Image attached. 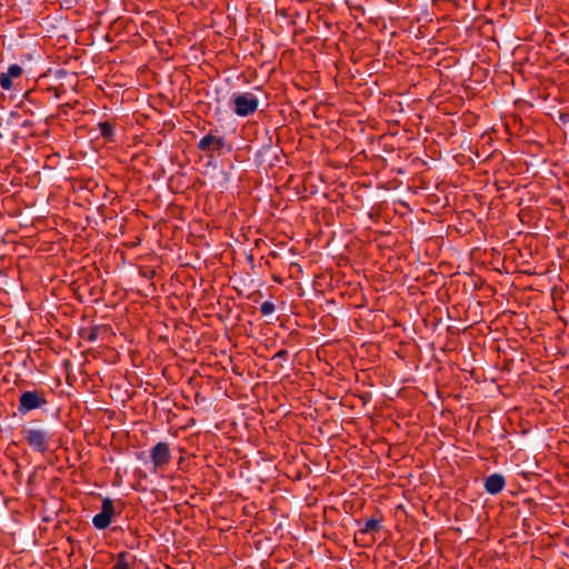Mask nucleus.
I'll list each match as a JSON object with an SVG mask.
<instances>
[{"mask_svg": "<svg viewBox=\"0 0 569 569\" xmlns=\"http://www.w3.org/2000/svg\"><path fill=\"white\" fill-rule=\"evenodd\" d=\"M230 372L240 375L237 371V366L233 363L232 356L226 349H222L220 355L216 352V389L222 390L228 398H230V383L228 382Z\"/></svg>", "mask_w": 569, "mask_h": 569, "instance_id": "1", "label": "nucleus"}, {"mask_svg": "<svg viewBox=\"0 0 569 569\" xmlns=\"http://www.w3.org/2000/svg\"><path fill=\"white\" fill-rule=\"evenodd\" d=\"M229 106L237 116L248 117L258 110L259 100L252 92H234Z\"/></svg>", "mask_w": 569, "mask_h": 569, "instance_id": "2", "label": "nucleus"}, {"mask_svg": "<svg viewBox=\"0 0 569 569\" xmlns=\"http://www.w3.org/2000/svg\"><path fill=\"white\" fill-rule=\"evenodd\" d=\"M22 435L24 440L33 450L43 453L49 449L51 435L47 430L39 428H29L23 430Z\"/></svg>", "mask_w": 569, "mask_h": 569, "instance_id": "3", "label": "nucleus"}, {"mask_svg": "<svg viewBox=\"0 0 569 569\" xmlns=\"http://www.w3.org/2000/svg\"><path fill=\"white\" fill-rule=\"evenodd\" d=\"M114 515L116 510L112 499L103 498L100 512L92 518L93 527L98 530L107 529L111 525Z\"/></svg>", "mask_w": 569, "mask_h": 569, "instance_id": "4", "label": "nucleus"}, {"mask_svg": "<svg viewBox=\"0 0 569 569\" xmlns=\"http://www.w3.org/2000/svg\"><path fill=\"white\" fill-rule=\"evenodd\" d=\"M152 471L157 472L167 467L171 460L170 447L167 442L160 441L150 449Z\"/></svg>", "mask_w": 569, "mask_h": 569, "instance_id": "5", "label": "nucleus"}, {"mask_svg": "<svg viewBox=\"0 0 569 569\" xmlns=\"http://www.w3.org/2000/svg\"><path fill=\"white\" fill-rule=\"evenodd\" d=\"M47 405V399L38 391H24L19 397L18 410L24 415Z\"/></svg>", "mask_w": 569, "mask_h": 569, "instance_id": "6", "label": "nucleus"}, {"mask_svg": "<svg viewBox=\"0 0 569 569\" xmlns=\"http://www.w3.org/2000/svg\"><path fill=\"white\" fill-rule=\"evenodd\" d=\"M382 529V516L368 519L363 526L355 533V540H363L368 535L376 533Z\"/></svg>", "mask_w": 569, "mask_h": 569, "instance_id": "7", "label": "nucleus"}, {"mask_svg": "<svg viewBox=\"0 0 569 569\" xmlns=\"http://www.w3.org/2000/svg\"><path fill=\"white\" fill-rule=\"evenodd\" d=\"M506 487V478L501 473H491L483 482L485 490L490 495L500 493Z\"/></svg>", "mask_w": 569, "mask_h": 569, "instance_id": "8", "label": "nucleus"}, {"mask_svg": "<svg viewBox=\"0 0 569 569\" xmlns=\"http://www.w3.org/2000/svg\"><path fill=\"white\" fill-rule=\"evenodd\" d=\"M22 74V68L19 64L9 66L7 72L1 73L0 76V86L4 90H10L12 88V79L19 78Z\"/></svg>", "mask_w": 569, "mask_h": 569, "instance_id": "9", "label": "nucleus"}, {"mask_svg": "<svg viewBox=\"0 0 569 569\" xmlns=\"http://www.w3.org/2000/svg\"><path fill=\"white\" fill-rule=\"evenodd\" d=\"M134 563V557H131L127 551H121L117 555L111 569H133Z\"/></svg>", "mask_w": 569, "mask_h": 569, "instance_id": "10", "label": "nucleus"}, {"mask_svg": "<svg viewBox=\"0 0 569 569\" xmlns=\"http://www.w3.org/2000/svg\"><path fill=\"white\" fill-rule=\"evenodd\" d=\"M216 430L221 431L224 437V441L229 442L234 439L236 423L230 420H222L221 422H216Z\"/></svg>", "mask_w": 569, "mask_h": 569, "instance_id": "11", "label": "nucleus"}, {"mask_svg": "<svg viewBox=\"0 0 569 569\" xmlns=\"http://www.w3.org/2000/svg\"><path fill=\"white\" fill-rule=\"evenodd\" d=\"M233 146L231 141L226 138L216 137V153L220 154H232Z\"/></svg>", "mask_w": 569, "mask_h": 569, "instance_id": "12", "label": "nucleus"}, {"mask_svg": "<svg viewBox=\"0 0 569 569\" xmlns=\"http://www.w3.org/2000/svg\"><path fill=\"white\" fill-rule=\"evenodd\" d=\"M98 129L101 137L112 140L113 138V126L108 121H102L98 123Z\"/></svg>", "mask_w": 569, "mask_h": 569, "instance_id": "13", "label": "nucleus"}, {"mask_svg": "<svg viewBox=\"0 0 569 569\" xmlns=\"http://www.w3.org/2000/svg\"><path fill=\"white\" fill-rule=\"evenodd\" d=\"M224 307H226V312H216V317H218V319L221 322H223V329L227 330L228 326H227L226 321L231 318L232 308L230 307L228 300H226Z\"/></svg>", "mask_w": 569, "mask_h": 569, "instance_id": "14", "label": "nucleus"}, {"mask_svg": "<svg viewBox=\"0 0 569 569\" xmlns=\"http://www.w3.org/2000/svg\"><path fill=\"white\" fill-rule=\"evenodd\" d=\"M220 557L219 562L224 567V569H234L233 560L229 553H223L222 551H216V558Z\"/></svg>", "mask_w": 569, "mask_h": 569, "instance_id": "15", "label": "nucleus"}, {"mask_svg": "<svg viewBox=\"0 0 569 569\" xmlns=\"http://www.w3.org/2000/svg\"><path fill=\"white\" fill-rule=\"evenodd\" d=\"M213 143V133L209 131L198 143L199 149L209 150L210 146Z\"/></svg>", "mask_w": 569, "mask_h": 569, "instance_id": "16", "label": "nucleus"}, {"mask_svg": "<svg viewBox=\"0 0 569 569\" xmlns=\"http://www.w3.org/2000/svg\"><path fill=\"white\" fill-rule=\"evenodd\" d=\"M259 310H260V313H261L262 316H269V315H271V313H273V312H274L276 307H274V303H273V302H271V301H263V302L261 303V306H260Z\"/></svg>", "mask_w": 569, "mask_h": 569, "instance_id": "17", "label": "nucleus"}, {"mask_svg": "<svg viewBox=\"0 0 569 569\" xmlns=\"http://www.w3.org/2000/svg\"><path fill=\"white\" fill-rule=\"evenodd\" d=\"M288 350L286 349H280L277 353H276V357L277 358H281V359H287L288 358Z\"/></svg>", "mask_w": 569, "mask_h": 569, "instance_id": "18", "label": "nucleus"}, {"mask_svg": "<svg viewBox=\"0 0 569 569\" xmlns=\"http://www.w3.org/2000/svg\"><path fill=\"white\" fill-rule=\"evenodd\" d=\"M226 56L224 52H220L216 54V66L221 63V57ZM218 76V68L216 67V77Z\"/></svg>", "mask_w": 569, "mask_h": 569, "instance_id": "19", "label": "nucleus"}, {"mask_svg": "<svg viewBox=\"0 0 569 569\" xmlns=\"http://www.w3.org/2000/svg\"><path fill=\"white\" fill-rule=\"evenodd\" d=\"M97 339V329H92L88 336L89 341H94Z\"/></svg>", "mask_w": 569, "mask_h": 569, "instance_id": "20", "label": "nucleus"}, {"mask_svg": "<svg viewBox=\"0 0 569 569\" xmlns=\"http://www.w3.org/2000/svg\"><path fill=\"white\" fill-rule=\"evenodd\" d=\"M220 460H222V453H218V457L216 456V463H217L219 467L223 468V467H224V462H222V461H220Z\"/></svg>", "mask_w": 569, "mask_h": 569, "instance_id": "21", "label": "nucleus"}, {"mask_svg": "<svg viewBox=\"0 0 569 569\" xmlns=\"http://www.w3.org/2000/svg\"><path fill=\"white\" fill-rule=\"evenodd\" d=\"M221 173H222V180L219 181V183L221 186H223L229 180V177H228V172H226V171H222Z\"/></svg>", "mask_w": 569, "mask_h": 569, "instance_id": "22", "label": "nucleus"}, {"mask_svg": "<svg viewBox=\"0 0 569 569\" xmlns=\"http://www.w3.org/2000/svg\"><path fill=\"white\" fill-rule=\"evenodd\" d=\"M214 439H216V448L218 447L217 442H219V445L221 447H228V443H223V440H221L218 435L214 436Z\"/></svg>", "mask_w": 569, "mask_h": 569, "instance_id": "23", "label": "nucleus"}, {"mask_svg": "<svg viewBox=\"0 0 569 569\" xmlns=\"http://www.w3.org/2000/svg\"><path fill=\"white\" fill-rule=\"evenodd\" d=\"M216 116H218V121H221L223 113L219 111V112H216Z\"/></svg>", "mask_w": 569, "mask_h": 569, "instance_id": "24", "label": "nucleus"}, {"mask_svg": "<svg viewBox=\"0 0 569 569\" xmlns=\"http://www.w3.org/2000/svg\"><path fill=\"white\" fill-rule=\"evenodd\" d=\"M214 476H216V479L221 477V476H220V472H219V471H217V470H216V472H214Z\"/></svg>", "mask_w": 569, "mask_h": 569, "instance_id": "25", "label": "nucleus"}]
</instances>
